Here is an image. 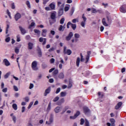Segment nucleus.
<instances>
[{"instance_id": "nucleus-38", "label": "nucleus", "mask_w": 126, "mask_h": 126, "mask_svg": "<svg viewBox=\"0 0 126 126\" xmlns=\"http://www.w3.org/2000/svg\"><path fill=\"white\" fill-rule=\"evenodd\" d=\"M15 53H16L17 54H19V48H18V47H15Z\"/></svg>"}, {"instance_id": "nucleus-64", "label": "nucleus", "mask_w": 126, "mask_h": 126, "mask_svg": "<svg viewBox=\"0 0 126 126\" xmlns=\"http://www.w3.org/2000/svg\"><path fill=\"white\" fill-rule=\"evenodd\" d=\"M50 0H43V4H46L48 1H49Z\"/></svg>"}, {"instance_id": "nucleus-62", "label": "nucleus", "mask_w": 126, "mask_h": 126, "mask_svg": "<svg viewBox=\"0 0 126 126\" xmlns=\"http://www.w3.org/2000/svg\"><path fill=\"white\" fill-rule=\"evenodd\" d=\"M17 42H20V37L19 35L17 36Z\"/></svg>"}, {"instance_id": "nucleus-28", "label": "nucleus", "mask_w": 126, "mask_h": 126, "mask_svg": "<svg viewBox=\"0 0 126 126\" xmlns=\"http://www.w3.org/2000/svg\"><path fill=\"white\" fill-rule=\"evenodd\" d=\"M64 29H65V27H63L62 25H60L59 28V31H62V32H63L64 31Z\"/></svg>"}, {"instance_id": "nucleus-40", "label": "nucleus", "mask_w": 126, "mask_h": 126, "mask_svg": "<svg viewBox=\"0 0 126 126\" xmlns=\"http://www.w3.org/2000/svg\"><path fill=\"white\" fill-rule=\"evenodd\" d=\"M71 87H72V83H71V81H69L68 88H71Z\"/></svg>"}, {"instance_id": "nucleus-18", "label": "nucleus", "mask_w": 126, "mask_h": 126, "mask_svg": "<svg viewBox=\"0 0 126 126\" xmlns=\"http://www.w3.org/2000/svg\"><path fill=\"white\" fill-rule=\"evenodd\" d=\"M50 92H51V87H49L45 90L44 94V96H47V95H48Z\"/></svg>"}, {"instance_id": "nucleus-13", "label": "nucleus", "mask_w": 126, "mask_h": 126, "mask_svg": "<svg viewBox=\"0 0 126 126\" xmlns=\"http://www.w3.org/2000/svg\"><path fill=\"white\" fill-rule=\"evenodd\" d=\"M122 105H123V102L120 101L118 102L115 106V110H119V109H120V108H121Z\"/></svg>"}, {"instance_id": "nucleus-23", "label": "nucleus", "mask_w": 126, "mask_h": 126, "mask_svg": "<svg viewBox=\"0 0 126 126\" xmlns=\"http://www.w3.org/2000/svg\"><path fill=\"white\" fill-rule=\"evenodd\" d=\"M84 114H85L86 116H88V117H89V116L91 115V112L90 111H84Z\"/></svg>"}, {"instance_id": "nucleus-9", "label": "nucleus", "mask_w": 126, "mask_h": 126, "mask_svg": "<svg viewBox=\"0 0 126 126\" xmlns=\"http://www.w3.org/2000/svg\"><path fill=\"white\" fill-rule=\"evenodd\" d=\"M90 55H91V51H88L87 52V55L86 57L85 63H88V62H89V59L90 58Z\"/></svg>"}, {"instance_id": "nucleus-46", "label": "nucleus", "mask_w": 126, "mask_h": 126, "mask_svg": "<svg viewBox=\"0 0 126 126\" xmlns=\"http://www.w3.org/2000/svg\"><path fill=\"white\" fill-rule=\"evenodd\" d=\"M26 4L29 8H31V5H30V2L29 1L26 2Z\"/></svg>"}, {"instance_id": "nucleus-60", "label": "nucleus", "mask_w": 126, "mask_h": 126, "mask_svg": "<svg viewBox=\"0 0 126 126\" xmlns=\"http://www.w3.org/2000/svg\"><path fill=\"white\" fill-rule=\"evenodd\" d=\"M71 22H69L67 24V28L68 29L69 28V26L71 25Z\"/></svg>"}, {"instance_id": "nucleus-16", "label": "nucleus", "mask_w": 126, "mask_h": 126, "mask_svg": "<svg viewBox=\"0 0 126 126\" xmlns=\"http://www.w3.org/2000/svg\"><path fill=\"white\" fill-rule=\"evenodd\" d=\"M57 15V12L53 11L51 14V18L54 20L56 19V15Z\"/></svg>"}, {"instance_id": "nucleus-56", "label": "nucleus", "mask_w": 126, "mask_h": 126, "mask_svg": "<svg viewBox=\"0 0 126 126\" xmlns=\"http://www.w3.org/2000/svg\"><path fill=\"white\" fill-rule=\"evenodd\" d=\"M81 56V62H84V59L83 58V56H82V53L80 54Z\"/></svg>"}, {"instance_id": "nucleus-6", "label": "nucleus", "mask_w": 126, "mask_h": 126, "mask_svg": "<svg viewBox=\"0 0 126 126\" xmlns=\"http://www.w3.org/2000/svg\"><path fill=\"white\" fill-rule=\"evenodd\" d=\"M73 36V33H72V32H70L68 36H67L65 37V40L66 41H69L71 39V38H72Z\"/></svg>"}, {"instance_id": "nucleus-19", "label": "nucleus", "mask_w": 126, "mask_h": 126, "mask_svg": "<svg viewBox=\"0 0 126 126\" xmlns=\"http://www.w3.org/2000/svg\"><path fill=\"white\" fill-rule=\"evenodd\" d=\"M19 28L23 35H24V34H25L26 33V30L25 29H24L23 28L20 26V27H19Z\"/></svg>"}, {"instance_id": "nucleus-35", "label": "nucleus", "mask_w": 126, "mask_h": 126, "mask_svg": "<svg viewBox=\"0 0 126 126\" xmlns=\"http://www.w3.org/2000/svg\"><path fill=\"white\" fill-rule=\"evenodd\" d=\"M12 108L15 110V111H16L17 110V104L14 103L12 105Z\"/></svg>"}, {"instance_id": "nucleus-1", "label": "nucleus", "mask_w": 126, "mask_h": 126, "mask_svg": "<svg viewBox=\"0 0 126 126\" xmlns=\"http://www.w3.org/2000/svg\"><path fill=\"white\" fill-rule=\"evenodd\" d=\"M67 49L66 46L63 47V53L64 55H68V56H70L72 52H71V50L70 49Z\"/></svg>"}, {"instance_id": "nucleus-57", "label": "nucleus", "mask_w": 126, "mask_h": 126, "mask_svg": "<svg viewBox=\"0 0 126 126\" xmlns=\"http://www.w3.org/2000/svg\"><path fill=\"white\" fill-rule=\"evenodd\" d=\"M45 10H46L47 11H50V10H51V8H50V7H48V6L46 7L45 8Z\"/></svg>"}, {"instance_id": "nucleus-30", "label": "nucleus", "mask_w": 126, "mask_h": 126, "mask_svg": "<svg viewBox=\"0 0 126 126\" xmlns=\"http://www.w3.org/2000/svg\"><path fill=\"white\" fill-rule=\"evenodd\" d=\"M79 63H80V58L78 57L76 60V65L78 67L79 66Z\"/></svg>"}, {"instance_id": "nucleus-52", "label": "nucleus", "mask_w": 126, "mask_h": 126, "mask_svg": "<svg viewBox=\"0 0 126 126\" xmlns=\"http://www.w3.org/2000/svg\"><path fill=\"white\" fill-rule=\"evenodd\" d=\"M110 122L111 124H115V123H116V121H115V119L114 118H111L110 119Z\"/></svg>"}, {"instance_id": "nucleus-4", "label": "nucleus", "mask_w": 126, "mask_h": 126, "mask_svg": "<svg viewBox=\"0 0 126 126\" xmlns=\"http://www.w3.org/2000/svg\"><path fill=\"white\" fill-rule=\"evenodd\" d=\"M82 18L83 19V21H82L81 23V25L82 27H85V24L86 23V20H87V18H86V17L84 16V14H83Z\"/></svg>"}, {"instance_id": "nucleus-53", "label": "nucleus", "mask_w": 126, "mask_h": 126, "mask_svg": "<svg viewBox=\"0 0 126 126\" xmlns=\"http://www.w3.org/2000/svg\"><path fill=\"white\" fill-rule=\"evenodd\" d=\"M2 91L4 93H6V92H7V88H5L3 89Z\"/></svg>"}, {"instance_id": "nucleus-42", "label": "nucleus", "mask_w": 126, "mask_h": 126, "mask_svg": "<svg viewBox=\"0 0 126 126\" xmlns=\"http://www.w3.org/2000/svg\"><path fill=\"white\" fill-rule=\"evenodd\" d=\"M10 75V72L7 73L4 76V78H7Z\"/></svg>"}, {"instance_id": "nucleus-21", "label": "nucleus", "mask_w": 126, "mask_h": 126, "mask_svg": "<svg viewBox=\"0 0 126 126\" xmlns=\"http://www.w3.org/2000/svg\"><path fill=\"white\" fill-rule=\"evenodd\" d=\"M63 14V8H60L58 12L59 16H62Z\"/></svg>"}, {"instance_id": "nucleus-2", "label": "nucleus", "mask_w": 126, "mask_h": 126, "mask_svg": "<svg viewBox=\"0 0 126 126\" xmlns=\"http://www.w3.org/2000/svg\"><path fill=\"white\" fill-rule=\"evenodd\" d=\"M53 122H54V115L51 114L48 119V121L46 122V124L50 126L51 124H53Z\"/></svg>"}, {"instance_id": "nucleus-14", "label": "nucleus", "mask_w": 126, "mask_h": 126, "mask_svg": "<svg viewBox=\"0 0 126 126\" xmlns=\"http://www.w3.org/2000/svg\"><path fill=\"white\" fill-rule=\"evenodd\" d=\"M59 73V70L56 69L53 72V75L54 77V78H56V79H58V77H57V74Z\"/></svg>"}, {"instance_id": "nucleus-7", "label": "nucleus", "mask_w": 126, "mask_h": 126, "mask_svg": "<svg viewBox=\"0 0 126 126\" xmlns=\"http://www.w3.org/2000/svg\"><path fill=\"white\" fill-rule=\"evenodd\" d=\"M121 12L126 13V5H123L120 8Z\"/></svg>"}, {"instance_id": "nucleus-5", "label": "nucleus", "mask_w": 126, "mask_h": 126, "mask_svg": "<svg viewBox=\"0 0 126 126\" xmlns=\"http://www.w3.org/2000/svg\"><path fill=\"white\" fill-rule=\"evenodd\" d=\"M80 115V112L77 111L73 116H70V119L71 120H75L77 117Z\"/></svg>"}, {"instance_id": "nucleus-10", "label": "nucleus", "mask_w": 126, "mask_h": 126, "mask_svg": "<svg viewBox=\"0 0 126 126\" xmlns=\"http://www.w3.org/2000/svg\"><path fill=\"white\" fill-rule=\"evenodd\" d=\"M39 41L40 43H42L43 41V42L42 43V45H46V43H47V38H44L43 37H40L39 39Z\"/></svg>"}, {"instance_id": "nucleus-39", "label": "nucleus", "mask_w": 126, "mask_h": 126, "mask_svg": "<svg viewBox=\"0 0 126 126\" xmlns=\"http://www.w3.org/2000/svg\"><path fill=\"white\" fill-rule=\"evenodd\" d=\"M41 66H42V68L43 69H45V68H47V65H46V64L45 63H43L42 65H41Z\"/></svg>"}, {"instance_id": "nucleus-47", "label": "nucleus", "mask_w": 126, "mask_h": 126, "mask_svg": "<svg viewBox=\"0 0 126 126\" xmlns=\"http://www.w3.org/2000/svg\"><path fill=\"white\" fill-rule=\"evenodd\" d=\"M11 8H12V9H15V5L14 4V2L11 3Z\"/></svg>"}, {"instance_id": "nucleus-61", "label": "nucleus", "mask_w": 126, "mask_h": 126, "mask_svg": "<svg viewBox=\"0 0 126 126\" xmlns=\"http://www.w3.org/2000/svg\"><path fill=\"white\" fill-rule=\"evenodd\" d=\"M76 21H77V22H78V21H77V19H74L72 20V22L73 23H76Z\"/></svg>"}, {"instance_id": "nucleus-3", "label": "nucleus", "mask_w": 126, "mask_h": 126, "mask_svg": "<svg viewBox=\"0 0 126 126\" xmlns=\"http://www.w3.org/2000/svg\"><path fill=\"white\" fill-rule=\"evenodd\" d=\"M37 63H37V61H33L32 63V68L33 70L37 71V70H38V69H39V68H38V66H37Z\"/></svg>"}, {"instance_id": "nucleus-37", "label": "nucleus", "mask_w": 126, "mask_h": 126, "mask_svg": "<svg viewBox=\"0 0 126 126\" xmlns=\"http://www.w3.org/2000/svg\"><path fill=\"white\" fill-rule=\"evenodd\" d=\"M60 100V97L59 96H56L55 97L54 99H53V102H58Z\"/></svg>"}, {"instance_id": "nucleus-48", "label": "nucleus", "mask_w": 126, "mask_h": 126, "mask_svg": "<svg viewBox=\"0 0 126 126\" xmlns=\"http://www.w3.org/2000/svg\"><path fill=\"white\" fill-rule=\"evenodd\" d=\"M98 96H100V98H103V97H104V94H101V92H100L98 93Z\"/></svg>"}, {"instance_id": "nucleus-20", "label": "nucleus", "mask_w": 126, "mask_h": 126, "mask_svg": "<svg viewBox=\"0 0 126 126\" xmlns=\"http://www.w3.org/2000/svg\"><path fill=\"white\" fill-rule=\"evenodd\" d=\"M37 54L38 55L39 58H41L42 57V50H41V49L40 48H38L37 50Z\"/></svg>"}, {"instance_id": "nucleus-22", "label": "nucleus", "mask_w": 126, "mask_h": 126, "mask_svg": "<svg viewBox=\"0 0 126 126\" xmlns=\"http://www.w3.org/2000/svg\"><path fill=\"white\" fill-rule=\"evenodd\" d=\"M63 103H64V98H62L60 99L58 102L57 104L58 105H62Z\"/></svg>"}, {"instance_id": "nucleus-49", "label": "nucleus", "mask_w": 126, "mask_h": 126, "mask_svg": "<svg viewBox=\"0 0 126 126\" xmlns=\"http://www.w3.org/2000/svg\"><path fill=\"white\" fill-rule=\"evenodd\" d=\"M64 23V18H62L60 20V24H63Z\"/></svg>"}, {"instance_id": "nucleus-43", "label": "nucleus", "mask_w": 126, "mask_h": 126, "mask_svg": "<svg viewBox=\"0 0 126 126\" xmlns=\"http://www.w3.org/2000/svg\"><path fill=\"white\" fill-rule=\"evenodd\" d=\"M92 13H97V10L94 8H93L92 9Z\"/></svg>"}, {"instance_id": "nucleus-12", "label": "nucleus", "mask_w": 126, "mask_h": 126, "mask_svg": "<svg viewBox=\"0 0 126 126\" xmlns=\"http://www.w3.org/2000/svg\"><path fill=\"white\" fill-rule=\"evenodd\" d=\"M57 5L60 9L64 8V3H62L61 1L57 2Z\"/></svg>"}, {"instance_id": "nucleus-50", "label": "nucleus", "mask_w": 126, "mask_h": 126, "mask_svg": "<svg viewBox=\"0 0 126 126\" xmlns=\"http://www.w3.org/2000/svg\"><path fill=\"white\" fill-rule=\"evenodd\" d=\"M51 110V102H49L47 107V111H50Z\"/></svg>"}, {"instance_id": "nucleus-59", "label": "nucleus", "mask_w": 126, "mask_h": 126, "mask_svg": "<svg viewBox=\"0 0 126 126\" xmlns=\"http://www.w3.org/2000/svg\"><path fill=\"white\" fill-rule=\"evenodd\" d=\"M83 110L84 111H89V109L86 106L83 107Z\"/></svg>"}, {"instance_id": "nucleus-25", "label": "nucleus", "mask_w": 126, "mask_h": 126, "mask_svg": "<svg viewBox=\"0 0 126 126\" xmlns=\"http://www.w3.org/2000/svg\"><path fill=\"white\" fill-rule=\"evenodd\" d=\"M59 78L60 79H63L64 78V75L63 74V73L61 72L59 75Z\"/></svg>"}, {"instance_id": "nucleus-36", "label": "nucleus", "mask_w": 126, "mask_h": 126, "mask_svg": "<svg viewBox=\"0 0 126 126\" xmlns=\"http://www.w3.org/2000/svg\"><path fill=\"white\" fill-rule=\"evenodd\" d=\"M74 37L75 38V39H78L80 38V35L79 34V33H75Z\"/></svg>"}, {"instance_id": "nucleus-45", "label": "nucleus", "mask_w": 126, "mask_h": 126, "mask_svg": "<svg viewBox=\"0 0 126 126\" xmlns=\"http://www.w3.org/2000/svg\"><path fill=\"white\" fill-rule=\"evenodd\" d=\"M60 92H61V88H58L57 89L55 93H56V94H59V93H60Z\"/></svg>"}, {"instance_id": "nucleus-26", "label": "nucleus", "mask_w": 126, "mask_h": 126, "mask_svg": "<svg viewBox=\"0 0 126 126\" xmlns=\"http://www.w3.org/2000/svg\"><path fill=\"white\" fill-rule=\"evenodd\" d=\"M28 22L29 24H30L29 26V29H30L31 30V29H32V20H29Z\"/></svg>"}, {"instance_id": "nucleus-24", "label": "nucleus", "mask_w": 126, "mask_h": 126, "mask_svg": "<svg viewBox=\"0 0 126 126\" xmlns=\"http://www.w3.org/2000/svg\"><path fill=\"white\" fill-rule=\"evenodd\" d=\"M10 116L12 117V119L14 124H15V123H16V117H15V116H13V113H12L10 114Z\"/></svg>"}, {"instance_id": "nucleus-15", "label": "nucleus", "mask_w": 126, "mask_h": 126, "mask_svg": "<svg viewBox=\"0 0 126 126\" xmlns=\"http://www.w3.org/2000/svg\"><path fill=\"white\" fill-rule=\"evenodd\" d=\"M3 62L4 63L6 66H9V65H10V63H9L8 62V60H7V59H4L3 60Z\"/></svg>"}, {"instance_id": "nucleus-29", "label": "nucleus", "mask_w": 126, "mask_h": 126, "mask_svg": "<svg viewBox=\"0 0 126 126\" xmlns=\"http://www.w3.org/2000/svg\"><path fill=\"white\" fill-rule=\"evenodd\" d=\"M66 96V92H62L60 93V96L61 97H65Z\"/></svg>"}, {"instance_id": "nucleus-32", "label": "nucleus", "mask_w": 126, "mask_h": 126, "mask_svg": "<svg viewBox=\"0 0 126 126\" xmlns=\"http://www.w3.org/2000/svg\"><path fill=\"white\" fill-rule=\"evenodd\" d=\"M33 32L35 33V34H37V35H40L41 32L37 29H34L33 30Z\"/></svg>"}, {"instance_id": "nucleus-11", "label": "nucleus", "mask_w": 126, "mask_h": 126, "mask_svg": "<svg viewBox=\"0 0 126 126\" xmlns=\"http://www.w3.org/2000/svg\"><path fill=\"white\" fill-rule=\"evenodd\" d=\"M14 18L15 20H16V21H18V20L21 18V14L19 13H17L15 15Z\"/></svg>"}, {"instance_id": "nucleus-34", "label": "nucleus", "mask_w": 126, "mask_h": 126, "mask_svg": "<svg viewBox=\"0 0 126 126\" xmlns=\"http://www.w3.org/2000/svg\"><path fill=\"white\" fill-rule=\"evenodd\" d=\"M71 28L73 29V30H75V29H76V24H73L71 23Z\"/></svg>"}, {"instance_id": "nucleus-41", "label": "nucleus", "mask_w": 126, "mask_h": 126, "mask_svg": "<svg viewBox=\"0 0 126 126\" xmlns=\"http://www.w3.org/2000/svg\"><path fill=\"white\" fill-rule=\"evenodd\" d=\"M85 126H90L89 125V122L88 121V120H87V119H86Z\"/></svg>"}, {"instance_id": "nucleus-33", "label": "nucleus", "mask_w": 126, "mask_h": 126, "mask_svg": "<svg viewBox=\"0 0 126 126\" xmlns=\"http://www.w3.org/2000/svg\"><path fill=\"white\" fill-rule=\"evenodd\" d=\"M84 123H85V120H84V119L81 118L80 120V125L81 126H83V125H84Z\"/></svg>"}, {"instance_id": "nucleus-63", "label": "nucleus", "mask_w": 126, "mask_h": 126, "mask_svg": "<svg viewBox=\"0 0 126 126\" xmlns=\"http://www.w3.org/2000/svg\"><path fill=\"white\" fill-rule=\"evenodd\" d=\"M50 63H55V59L52 58V59L50 60Z\"/></svg>"}, {"instance_id": "nucleus-31", "label": "nucleus", "mask_w": 126, "mask_h": 126, "mask_svg": "<svg viewBox=\"0 0 126 126\" xmlns=\"http://www.w3.org/2000/svg\"><path fill=\"white\" fill-rule=\"evenodd\" d=\"M28 45V50H32V43L29 42Z\"/></svg>"}, {"instance_id": "nucleus-8", "label": "nucleus", "mask_w": 126, "mask_h": 126, "mask_svg": "<svg viewBox=\"0 0 126 126\" xmlns=\"http://www.w3.org/2000/svg\"><path fill=\"white\" fill-rule=\"evenodd\" d=\"M49 7H50V9L51 10H56V4L54 2L50 3L49 4Z\"/></svg>"}, {"instance_id": "nucleus-54", "label": "nucleus", "mask_w": 126, "mask_h": 126, "mask_svg": "<svg viewBox=\"0 0 126 126\" xmlns=\"http://www.w3.org/2000/svg\"><path fill=\"white\" fill-rule=\"evenodd\" d=\"M69 10V7L68 6H65L64 7V11H68Z\"/></svg>"}, {"instance_id": "nucleus-51", "label": "nucleus", "mask_w": 126, "mask_h": 126, "mask_svg": "<svg viewBox=\"0 0 126 126\" xmlns=\"http://www.w3.org/2000/svg\"><path fill=\"white\" fill-rule=\"evenodd\" d=\"M24 100H25L26 102H29V97L28 96H26L24 98Z\"/></svg>"}, {"instance_id": "nucleus-55", "label": "nucleus", "mask_w": 126, "mask_h": 126, "mask_svg": "<svg viewBox=\"0 0 126 126\" xmlns=\"http://www.w3.org/2000/svg\"><path fill=\"white\" fill-rule=\"evenodd\" d=\"M10 41V37H8L5 39V42H6V43H8V42H9Z\"/></svg>"}, {"instance_id": "nucleus-44", "label": "nucleus", "mask_w": 126, "mask_h": 126, "mask_svg": "<svg viewBox=\"0 0 126 126\" xmlns=\"http://www.w3.org/2000/svg\"><path fill=\"white\" fill-rule=\"evenodd\" d=\"M62 110V107L58 106L55 109V111H61Z\"/></svg>"}, {"instance_id": "nucleus-27", "label": "nucleus", "mask_w": 126, "mask_h": 126, "mask_svg": "<svg viewBox=\"0 0 126 126\" xmlns=\"http://www.w3.org/2000/svg\"><path fill=\"white\" fill-rule=\"evenodd\" d=\"M102 24L104 26H108V24H107V23L106 22V19H105V18H103L102 19Z\"/></svg>"}, {"instance_id": "nucleus-58", "label": "nucleus", "mask_w": 126, "mask_h": 126, "mask_svg": "<svg viewBox=\"0 0 126 126\" xmlns=\"http://www.w3.org/2000/svg\"><path fill=\"white\" fill-rule=\"evenodd\" d=\"M13 88L15 91H18V88L16 86H14Z\"/></svg>"}, {"instance_id": "nucleus-17", "label": "nucleus", "mask_w": 126, "mask_h": 126, "mask_svg": "<svg viewBox=\"0 0 126 126\" xmlns=\"http://www.w3.org/2000/svg\"><path fill=\"white\" fill-rule=\"evenodd\" d=\"M47 29H43L42 30L41 36L42 37H46L47 36Z\"/></svg>"}]
</instances>
